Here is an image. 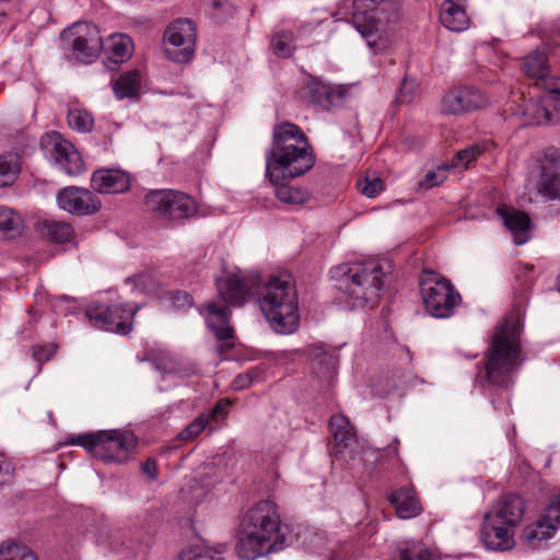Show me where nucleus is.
Wrapping results in <instances>:
<instances>
[{
	"label": "nucleus",
	"instance_id": "34",
	"mask_svg": "<svg viewBox=\"0 0 560 560\" xmlns=\"http://www.w3.org/2000/svg\"><path fill=\"white\" fill-rule=\"evenodd\" d=\"M448 163L439 165L435 170L428 171L424 177L419 180L418 186L420 189L429 190L444 183L447 178L450 171Z\"/></svg>",
	"mask_w": 560,
	"mask_h": 560
},
{
	"label": "nucleus",
	"instance_id": "12",
	"mask_svg": "<svg viewBox=\"0 0 560 560\" xmlns=\"http://www.w3.org/2000/svg\"><path fill=\"white\" fill-rule=\"evenodd\" d=\"M137 310L126 308L115 303L110 305H93L85 311L90 322L100 329L127 335L131 330V320Z\"/></svg>",
	"mask_w": 560,
	"mask_h": 560
},
{
	"label": "nucleus",
	"instance_id": "16",
	"mask_svg": "<svg viewBox=\"0 0 560 560\" xmlns=\"http://www.w3.org/2000/svg\"><path fill=\"white\" fill-rule=\"evenodd\" d=\"M42 145L50 149L51 156L63 172L77 176L84 172L85 165L80 152L57 131L46 133L42 138Z\"/></svg>",
	"mask_w": 560,
	"mask_h": 560
},
{
	"label": "nucleus",
	"instance_id": "10",
	"mask_svg": "<svg viewBox=\"0 0 560 560\" xmlns=\"http://www.w3.org/2000/svg\"><path fill=\"white\" fill-rule=\"evenodd\" d=\"M329 431L332 435L330 455L351 466L362 459L363 446L358 440L350 420L343 415H334L329 420Z\"/></svg>",
	"mask_w": 560,
	"mask_h": 560
},
{
	"label": "nucleus",
	"instance_id": "43",
	"mask_svg": "<svg viewBox=\"0 0 560 560\" xmlns=\"http://www.w3.org/2000/svg\"><path fill=\"white\" fill-rule=\"evenodd\" d=\"M260 376L259 368H252L245 373L238 374L232 382V388L235 390H243L248 388L255 380Z\"/></svg>",
	"mask_w": 560,
	"mask_h": 560
},
{
	"label": "nucleus",
	"instance_id": "50",
	"mask_svg": "<svg viewBox=\"0 0 560 560\" xmlns=\"http://www.w3.org/2000/svg\"><path fill=\"white\" fill-rule=\"evenodd\" d=\"M315 362L319 365H324L326 368V372L325 374H327V376H331L332 374V369H334V359L330 355H327V354H323L320 357H317L315 359Z\"/></svg>",
	"mask_w": 560,
	"mask_h": 560
},
{
	"label": "nucleus",
	"instance_id": "18",
	"mask_svg": "<svg viewBox=\"0 0 560 560\" xmlns=\"http://www.w3.org/2000/svg\"><path fill=\"white\" fill-rule=\"evenodd\" d=\"M57 203L60 209L74 215H91L101 210L102 202L97 196L86 189L69 186L57 195Z\"/></svg>",
	"mask_w": 560,
	"mask_h": 560
},
{
	"label": "nucleus",
	"instance_id": "15",
	"mask_svg": "<svg viewBox=\"0 0 560 560\" xmlns=\"http://www.w3.org/2000/svg\"><path fill=\"white\" fill-rule=\"evenodd\" d=\"M560 527V493L553 497L536 523L523 530V540L529 548L537 549L550 539Z\"/></svg>",
	"mask_w": 560,
	"mask_h": 560
},
{
	"label": "nucleus",
	"instance_id": "42",
	"mask_svg": "<svg viewBox=\"0 0 560 560\" xmlns=\"http://www.w3.org/2000/svg\"><path fill=\"white\" fill-rule=\"evenodd\" d=\"M525 115H530L536 125L551 122V113L545 106L529 103L524 109Z\"/></svg>",
	"mask_w": 560,
	"mask_h": 560
},
{
	"label": "nucleus",
	"instance_id": "49",
	"mask_svg": "<svg viewBox=\"0 0 560 560\" xmlns=\"http://www.w3.org/2000/svg\"><path fill=\"white\" fill-rule=\"evenodd\" d=\"M174 305L178 308L190 306L192 304V298L189 293L184 291H176L173 296Z\"/></svg>",
	"mask_w": 560,
	"mask_h": 560
},
{
	"label": "nucleus",
	"instance_id": "46",
	"mask_svg": "<svg viewBox=\"0 0 560 560\" xmlns=\"http://www.w3.org/2000/svg\"><path fill=\"white\" fill-rule=\"evenodd\" d=\"M229 406L230 401L228 399H220L211 409V411L206 413V416L209 417V421L213 420L219 422L226 417Z\"/></svg>",
	"mask_w": 560,
	"mask_h": 560
},
{
	"label": "nucleus",
	"instance_id": "33",
	"mask_svg": "<svg viewBox=\"0 0 560 560\" xmlns=\"http://www.w3.org/2000/svg\"><path fill=\"white\" fill-rule=\"evenodd\" d=\"M67 119L70 128L83 133L90 132L94 126L91 113L82 108L69 109Z\"/></svg>",
	"mask_w": 560,
	"mask_h": 560
},
{
	"label": "nucleus",
	"instance_id": "4",
	"mask_svg": "<svg viewBox=\"0 0 560 560\" xmlns=\"http://www.w3.org/2000/svg\"><path fill=\"white\" fill-rule=\"evenodd\" d=\"M280 516L270 500L259 501L250 508L241 522L237 555L244 560L278 551L283 548V536L279 535Z\"/></svg>",
	"mask_w": 560,
	"mask_h": 560
},
{
	"label": "nucleus",
	"instance_id": "17",
	"mask_svg": "<svg viewBox=\"0 0 560 560\" xmlns=\"http://www.w3.org/2000/svg\"><path fill=\"white\" fill-rule=\"evenodd\" d=\"M487 104L488 98L479 89L463 85L450 90L443 96L441 109L444 114L460 115L482 108Z\"/></svg>",
	"mask_w": 560,
	"mask_h": 560
},
{
	"label": "nucleus",
	"instance_id": "23",
	"mask_svg": "<svg viewBox=\"0 0 560 560\" xmlns=\"http://www.w3.org/2000/svg\"><path fill=\"white\" fill-rule=\"evenodd\" d=\"M497 212L506 229L512 233L516 245H523L529 240L532 221L527 213L505 206L499 207Z\"/></svg>",
	"mask_w": 560,
	"mask_h": 560
},
{
	"label": "nucleus",
	"instance_id": "30",
	"mask_svg": "<svg viewBox=\"0 0 560 560\" xmlns=\"http://www.w3.org/2000/svg\"><path fill=\"white\" fill-rule=\"evenodd\" d=\"M21 172L20 156L15 153L0 155V187L14 184Z\"/></svg>",
	"mask_w": 560,
	"mask_h": 560
},
{
	"label": "nucleus",
	"instance_id": "52",
	"mask_svg": "<svg viewBox=\"0 0 560 560\" xmlns=\"http://www.w3.org/2000/svg\"><path fill=\"white\" fill-rule=\"evenodd\" d=\"M443 2H451V3L458 4L460 7H467L468 5V0H443Z\"/></svg>",
	"mask_w": 560,
	"mask_h": 560
},
{
	"label": "nucleus",
	"instance_id": "28",
	"mask_svg": "<svg viewBox=\"0 0 560 560\" xmlns=\"http://www.w3.org/2000/svg\"><path fill=\"white\" fill-rule=\"evenodd\" d=\"M141 81L138 70L128 71L118 77L114 82L113 89L118 100L138 98L140 94Z\"/></svg>",
	"mask_w": 560,
	"mask_h": 560
},
{
	"label": "nucleus",
	"instance_id": "35",
	"mask_svg": "<svg viewBox=\"0 0 560 560\" xmlns=\"http://www.w3.org/2000/svg\"><path fill=\"white\" fill-rule=\"evenodd\" d=\"M482 149L479 144L469 145L463 150H459L452 162L448 163L450 168H466L474 162L481 153Z\"/></svg>",
	"mask_w": 560,
	"mask_h": 560
},
{
	"label": "nucleus",
	"instance_id": "39",
	"mask_svg": "<svg viewBox=\"0 0 560 560\" xmlns=\"http://www.w3.org/2000/svg\"><path fill=\"white\" fill-rule=\"evenodd\" d=\"M109 42L108 49L116 58L122 60L130 56L131 38L129 36L112 35Z\"/></svg>",
	"mask_w": 560,
	"mask_h": 560
},
{
	"label": "nucleus",
	"instance_id": "24",
	"mask_svg": "<svg viewBox=\"0 0 560 560\" xmlns=\"http://www.w3.org/2000/svg\"><path fill=\"white\" fill-rule=\"evenodd\" d=\"M497 521L515 528L524 514V501L516 494H504L497 505L489 512Z\"/></svg>",
	"mask_w": 560,
	"mask_h": 560
},
{
	"label": "nucleus",
	"instance_id": "14",
	"mask_svg": "<svg viewBox=\"0 0 560 560\" xmlns=\"http://www.w3.org/2000/svg\"><path fill=\"white\" fill-rule=\"evenodd\" d=\"M74 36L72 51L77 60L92 62L103 48L98 28L94 24L78 23L61 33L62 38Z\"/></svg>",
	"mask_w": 560,
	"mask_h": 560
},
{
	"label": "nucleus",
	"instance_id": "48",
	"mask_svg": "<svg viewBox=\"0 0 560 560\" xmlns=\"http://www.w3.org/2000/svg\"><path fill=\"white\" fill-rule=\"evenodd\" d=\"M141 472L148 476L150 481H153L158 477V464L156 460L152 457L148 458L145 462L141 464Z\"/></svg>",
	"mask_w": 560,
	"mask_h": 560
},
{
	"label": "nucleus",
	"instance_id": "25",
	"mask_svg": "<svg viewBox=\"0 0 560 560\" xmlns=\"http://www.w3.org/2000/svg\"><path fill=\"white\" fill-rule=\"evenodd\" d=\"M310 102L323 109H329L341 102L343 92L325 84L318 80H312L305 86Z\"/></svg>",
	"mask_w": 560,
	"mask_h": 560
},
{
	"label": "nucleus",
	"instance_id": "11",
	"mask_svg": "<svg viewBox=\"0 0 560 560\" xmlns=\"http://www.w3.org/2000/svg\"><path fill=\"white\" fill-rule=\"evenodd\" d=\"M163 38L165 44L173 46L164 47V54L170 60L184 63L191 59L197 40L196 27L191 20L174 21L165 30Z\"/></svg>",
	"mask_w": 560,
	"mask_h": 560
},
{
	"label": "nucleus",
	"instance_id": "20",
	"mask_svg": "<svg viewBox=\"0 0 560 560\" xmlns=\"http://www.w3.org/2000/svg\"><path fill=\"white\" fill-rule=\"evenodd\" d=\"M523 71L530 78L537 80L536 84L541 85L548 92L560 95V78L549 75L546 48H538L524 58Z\"/></svg>",
	"mask_w": 560,
	"mask_h": 560
},
{
	"label": "nucleus",
	"instance_id": "31",
	"mask_svg": "<svg viewBox=\"0 0 560 560\" xmlns=\"http://www.w3.org/2000/svg\"><path fill=\"white\" fill-rule=\"evenodd\" d=\"M22 226L23 221L19 213L0 206V240L19 235Z\"/></svg>",
	"mask_w": 560,
	"mask_h": 560
},
{
	"label": "nucleus",
	"instance_id": "3",
	"mask_svg": "<svg viewBox=\"0 0 560 560\" xmlns=\"http://www.w3.org/2000/svg\"><path fill=\"white\" fill-rule=\"evenodd\" d=\"M521 332L516 318L506 319L495 327L478 372L482 386L508 390L514 385L524 362Z\"/></svg>",
	"mask_w": 560,
	"mask_h": 560
},
{
	"label": "nucleus",
	"instance_id": "54",
	"mask_svg": "<svg viewBox=\"0 0 560 560\" xmlns=\"http://www.w3.org/2000/svg\"><path fill=\"white\" fill-rule=\"evenodd\" d=\"M220 7V2L219 1H214L213 2V8H219Z\"/></svg>",
	"mask_w": 560,
	"mask_h": 560
},
{
	"label": "nucleus",
	"instance_id": "38",
	"mask_svg": "<svg viewBox=\"0 0 560 560\" xmlns=\"http://www.w3.org/2000/svg\"><path fill=\"white\" fill-rule=\"evenodd\" d=\"M182 560H224L221 553L214 549L201 546H192L182 553Z\"/></svg>",
	"mask_w": 560,
	"mask_h": 560
},
{
	"label": "nucleus",
	"instance_id": "51",
	"mask_svg": "<svg viewBox=\"0 0 560 560\" xmlns=\"http://www.w3.org/2000/svg\"><path fill=\"white\" fill-rule=\"evenodd\" d=\"M113 534H109L107 533L105 536L103 535V533L100 535L98 537V542L100 544H107L110 549H116V547L114 546V541H113Z\"/></svg>",
	"mask_w": 560,
	"mask_h": 560
},
{
	"label": "nucleus",
	"instance_id": "9",
	"mask_svg": "<svg viewBox=\"0 0 560 560\" xmlns=\"http://www.w3.org/2000/svg\"><path fill=\"white\" fill-rule=\"evenodd\" d=\"M397 454L396 445H387V465L397 467L398 475L406 479V483L393 490L390 495H387V501L395 508L398 518L410 520L419 516L423 511V506L413 485L407 476V468L401 464Z\"/></svg>",
	"mask_w": 560,
	"mask_h": 560
},
{
	"label": "nucleus",
	"instance_id": "26",
	"mask_svg": "<svg viewBox=\"0 0 560 560\" xmlns=\"http://www.w3.org/2000/svg\"><path fill=\"white\" fill-rule=\"evenodd\" d=\"M440 21L448 31L457 33L466 31L470 25L467 7H460L451 2H442Z\"/></svg>",
	"mask_w": 560,
	"mask_h": 560
},
{
	"label": "nucleus",
	"instance_id": "29",
	"mask_svg": "<svg viewBox=\"0 0 560 560\" xmlns=\"http://www.w3.org/2000/svg\"><path fill=\"white\" fill-rule=\"evenodd\" d=\"M40 232L50 242L65 244L73 238L74 230L71 224L62 221H45Z\"/></svg>",
	"mask_w": 560,
	"mask_h": 560
},
{
	"label": "nucleus",
	"instance_id": "27",
	"mask_svg": "<svg viewBox=\"0 0 560 560\" xmlns=\"http://www.w3.org/2000/svg\"><path fill=\"white\" fill-rule=\"evenodd\" d=\"M390 351L399 357L401 365V372L399 371L397 373H393L392 377L395 378L393 388L397 390H404L412 384L415 378L413 372L411 370L412 357L408 348L396 342L390 346Z\"/></svg>",
	"mask_w": 560,
	"mask_h": 560
},
{
	"label": "nucleus",
	"instance_id": "41",
	"mask_svg": "<svg viewBox=\"0 0 560 560\" xmlns=\"http://www.w3.org/2000/svg\"><path fill=\"white\" fill-rule=\"evenodd\" d=\"M209 423V417L206 413L200 415L192 422H190L182 432L178 434L180 441H192L196 439Z\"/></svg>",
	"mask_w": 560,
	"mask_h": 560
},
{
	"label": "nucleus",
	"instance_id": "53",
	"mask_svg": "<svg viewBox=\"0 0 560 560\" xmlns=\"http://www.w3.org/2000/svg\"><path fill=\"white\" fill-rule=\"evenodd\" d=\"M557 290L560 292V276L558 277V280H557Z\"/></svg>",
	"mask_w": 560,
	"mask_h": 560
},
{
	"label": "nucleus",
	"instance_id": "47",
	"mask_svg": "<svg viewBox=\"0 0 560 560\" xmlns=\"http://www.w3.org/2000/svg\"><path fill=\"white\" fill-rule=\"evenodd\" d=\"M404 0H387V24L398 22L402 16Z\"/></svg>",
	"mask_w": 560,
	"mask_h": 560
},
{
	"label": "nucleus",
	"instance_id": "8",
	"mask_svg": "<svg viewBox=\"0 0 560 560\" xmlns=\"http://www.w3.org/2000/svg\"><path fill=\"white\" fill-rule=\"evenodd\" d=\"M144 206L149 212L168 221H183L196 215L198 211V205L191 196L173 189L151 190L144 197Z\"/></svg>",
	"mask_w": 560,
	"mask_h": 560
},
{
	"label": "nucleus",
	"instance_id": "32",
	"mask_svg": "<svg viewBox=\"0 0 560 560\" xmlns=\"http://www.w3.org/2000/svg\"><path fill=\"white\" fill-rule=\"evenodd\" d=\"M397 560H439L430 548L419 542H404L398 547Z\"/></svg>",
	"mask_w": 560,
	"mask_h": 560
},
{
	"label": "nucleus",
	"instance_id": "6",
	"mask_svg": "<svg viewBox=\"0 0 560 560\" xmlns=\"http://www.w3.org/2000/svg\"><path fill=\"white\" fill-rule=\"evenodd\" d=\"M70 443L84 447L104 462L125 463L136 450L138 440L130 431L101 430L75 435Z\"/></svg>",
	"mask_w": 560,
	"mask_h": 560
},
{
	"label": "nucleus",
	"instance_id": "21",
	"mask_svg": "<svg viewBox=\"0 0 560 560\" xmlns=\"http://www.w3.org/2000/svg\"><path fill=\"white\" fill-rule=\"evenodd\" d=\"M560 155L556 150L547 152L541 165L538 191L549 199L560 198Z\"/></svg>",
	"mask_w": 560,
	"mask_h": 560
},
{
	"label": "nucleus",
	"instance_id": "7",
	"mask_svg": "<svg viewBox=\"0 0 560 560\" xmlns=\"http://www.w3.org/2000/svg\"><path fill=\"white\" fill-rule=\"evenodd\" d=\"M419 288L425 311L435 318L452 316L462 300L447 278L430 269L422 270Z\"/></svg>",
	"mask_w": 560,
	"mask_h": 560
},
{
	"label": "nucleus",
	"instance_id": "22",
	"mask_svg": "<svg viewBox=\"0 0 560 560\" xmlns=\"http://www.w3.org/2000/svg\"><path fill=\"white\" fill-rule=\"evenodd\" d=\"M92 188L101 194H121L130 188L128 173L120 170H98L91 178Z\"/></svg>",
	"mask_w": 560,
	"mask_h": 560
},
{
	"label": "nucleus",
	"instance_id": "5",
	"mask_svg": "<svg viewBox=\"0 0 560 560\" xmlns=\"http://www.w3.org/2000/svg\"><path fill=\"white\" fill-rule=\"evenodd\" d=\"M340 302L350 308L374 307L382 296L383 271L380 261L352 262L330 269Z\"/></svg>",
	"mask_w": 560,
	"mask_h": 560
},
{
	"label": "nucleus",
	"instance_id": "36",
	"mask_svg": "<svg viewBox=\"0 0 560 560\" xmlns=\"http://www.w3.org/2000/svg\"><path fill=\"white\" fill-rule=\"evenodd\" d=\"M291 32H281L273 36L271 47L273 54L279 58H289L293 55L294 47Z\"/></svg>",
	"mask_w": 560,
	"mask_h": 560
},
{
	"label": "nucleus",
	"instance_id": "37",
	"mask_svg": "<svg viewBox=\"0 0 560 560\" xmlns=\"http://www.w3.org/2000/svg\"><path fill=\"white\" fill-rule=\"evenodd\" d=\"M0 560H38L37 556L27 547L18 546L16 544L1 547Z\"/></svg>",
	"mask_w": 560,
	"mask_h": 560
},
{
	"label": "nucleus",
	"instance_id": "40",
	"mask_svg": "<svg viewBox=\"0 0 560 560\" xmlns=\"http://www.w3.org/2000/svg\"><path fill=\"white\" fill-rule=\"evenodd\" d=\"M359 191L369 197L374 198L384 188V183L381 177L366 175L363 178H359L357 182Z\"/></svg>",
	"mask_w": 560,
	"mask_h": 560
},
{
	"label": "nucleus",
	"instance_id": "2",
	"mask_svg": "<svg viewBox=\"0 0 560 560\" xmlns=\"http://www.w3.org/2000/svg\"><path fill=\"white\" fill-rule=\"evenodd\" d=\"M314 164L313 148L298 125L284 121L273 127L272 144L266 155V175L279 201L294 206L308 200L307 190L292 187L287 180L305 174Z\"/></svg>",
	"mask_w": 560,
	"mask_h": 560
},
{
	"label": "nucleus",
	"instance_id": "1",
	"mask_svg": "<svg viewBox=\"0 0 560 560\" xmlns=\"http://www.w3.org/2000/svg\"><path fill=\"white\" fill-rule=\"evenodd\" d=\"M219 300L207 304L208 315L215 316L219 324L207 319L208 328L217 341L215 353L223 358L235 347V331L230 325L231 306H241L248 296H259L260 310L271 328L283 335L293 334L300 325L298 293L290 275L270 277L262 283L259 275L240 277L232 275L219 280Z\"/></svg>",
	"mask_w": 560,
	"mask_h": 560
},
{
	"label": "nucleus",
	"instance_id": "45",
	"mask_svg": "<svg viewBox=\"0 0 560 560\" xmlns=\"http://www.w3.org/2000/svg\"><path fill=\"white\" fill-rule=\"evenodd\" d=\"M57 351V345H47V346H34L33 347V358L37 362H46L50 360Z\"/></svg>",
	"mask_w": 560,
	"mask_h": 560
},
{
	"label": "nucleus",
	"instance_id": "44",
	"mask_svg": "<svg viewBox=\"0 0 560 560\" xmlns=\"http://www.w3.org/2000/svg\"><path fill=\"white\" fill-rule=\"evenodd\" d=\"M416 86H417V84L415 81H411V80H408L405 78L401 81V84L398 89V92H397V95H396L394 102L397 104L410 103L413 100Z\"/></svg>",
	"mask_w": 560,
	"mask_h": 560
},
{
	"label": "nucleus",
	"instance_id": "19",
	"mask_svg": "<svg viewBox=\"0 0 560 560\" xmlns=\"http://www.w3.org/2000/svg\"><path fill=\"white\" fill-rule=\"evenodd\" d=\"M480 538L489 550L505 551L514 547V528L502 524L488 513L485 514Z\"/></svg>",
	"mask_w": 560,
	"mask_h": 560
},
{
	"label": "nucleus",
	"instance_id": "13",
	"mask_svg": "<svg viewBox=\"0 0 560 560\" xmlns=\"http://www.w3.org/2000/svg\"><path fill=\"white\" fill-rule=\"evenodd\" d=\"M385 0H354L357 9L365 8L362 13L355 12L353 14V25L358 32L366 39L369 46L375 54L382 52L385 49V42L383 39V30L381 28V21L375 16V9Z\"/></svg>",
	"mask_w": 560,
	"mask_h": 560
}]
</instances>
